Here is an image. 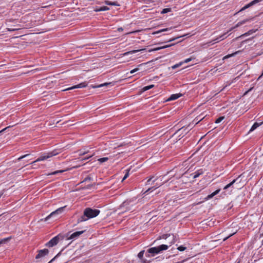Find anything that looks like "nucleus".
I'll return each mask as SVG.
<instances>
[{
  "instance_id": "nucleus-48",
  "label": "nucleus",
  "mask_w": 263,
  "mask_h": 263,
  "mask_svg": "<svg viewBox=\"0 0 263 263\" xmlns=\"http://www.w3.org/2000/svg\"><path fill=\"white\" fill-rule=\"evenodd\" d=\"M182 36H178V37H174V38H173L172 39H170L168 42H172V41H175V40H176L177 39H179L180 37H181Z\"/></svg>"
},
{
  "instance_id": "nucleus-10",
  "label": "nucleus",
  "mask_w": 263,
  "mask_h": 263,
  "mask_svg": "<svg viewBox=\"0 0 263 263\" xmlns=\"http://www.w3.org/2000/svg\"><path fill=\"white\" fill-rule=\"evenodd\" d=\"M86 230L81 231H77L73 233L72 234L70 235V236L68 237V239H75L79 237L81 234L84 233Z\"/></svg>"
},
{
  "instance_id": "nucleus-61",
  "label": "nucleus",
  "mask_w": 263,
  "mask_h": 263,
  "mask_svg": "<svg viewBox=\"0 0 263 263\" xmlns=\"http://www.w3.org/2000/svg\"><path fill=\"white\" fill-rule=\"evenodd\" d=\"M1 216V215H0V216Z\"/></svg>"
},
{
  "instance_id": "nucleus-55",
  "label": "nucleus",
  "mask_w": 263,
  "mask_h": 263,
  "mask_svg": "<svg viewBox=\"0 0 263 263\" xmlns=\"http://www.w3.org/2000/svg\"><path fill=\"white\" fill-rule=\"evenodd\" d=\"M118 31H123V29L122 28H121H121H119L118 29Z\"/></svg>"
},
{
  "instance_id": "nucleus-38",
  "label": "nucleus",
  "mask_w": 263,
  "mask_h": 263,
  "mask_svg": "<svg viewBox=\"0 0 263 263\" xmlns=\"http://www.w3.org/2000/svg\"><path fill=\"white\" fill-rule=\"evenodd\" d=\"M104 3L105 4L107 5L112 6V2H109L108 1H105Z\"/></svg>"
},
{
  "instance_id": "nucleus-13",
  "label": "nucleus",
  "mask_w": 263,
  "mask_h": 263,
  "mask_svg": "<svg viewBox=\"0 0 263 263\" xmlns=\"http://www.w3.org/2000/svg\"><path fill=\"white\" fill-rule=\"evenodd\" d=\"M220 191V189H217V190H216L215 192H213L212 194L209 195L208 196H206L205 198H204V200H209L210 199H211L212 198H213L214 196H215L216 195H217V194H218Z\"/></svg>"
},
{
  "instance_id": "nucleus-16",
  "label": "nucleus",
  "mask_w": 263,
  "mask_h": 263,
  "mask_svg": "<svg viewBox=\"0 0 263 263\" xmlns=\"http://www.w3.org/2000/svg\"><path fill=\"white\" fill-rule=\"evenodd\" d=\"M144 50H145V49H138V50H132V51L126 52L122 54V55H123V56L127 55H129V54H134V53H137V52H139L140 51Z\"/></svg>"
},
{
  "instance_id": "nucleus-11",
  "label": "nucleus",
  "mask_w": 263,
  "mask_h": 263,
  "mask_svg": "<svg viewBox=\"0 0 263 263\" xmlns=\"http://www.w3.org/2000/svg\"><path fill=\"white\" fill-rule=\"evenodd\" d=\"M147 253H151L152 256H154L155 254H158L160 253L159 250L158 249V247H153L148 249L147 250Z\"/></svg>"
},
{
  "instance_id": "nucleus-27",
  "label": "nucleus",
  "mask_w": 263,
  "mask_h": 263,
  "mask_svg": "<svg viewBox=\"0 0 263 263\" xmlns=\"http://www.w3.org/2000/svg\"><path fill=\"white\" fill-rule=\"evenodd\" d=\"M66 170H59V171H54L53 172H52L50 174H48V175H57L59 173H63L65 171H66Z\"/></svg>"
},
{
  "instance_id": "nucleus-20",
  "label": "nucleus",
  "mask_w": 263,
  "mask_h": 263,
  "mask_svg": "<svg viewBox=\"0 0 263 263\" xmlns=\"http://www.w3.org/2000/svg\"><path fill=\"white\" fill-rule=\"evenodd\" d=\"M249 21V20L248 19H246V20H244L241 22H238L236 25V26L234 27V28H236V27H239L240 26L242 25V24H245V23H246L247 22H248ZM233 29V28H232L230 29L229 31L232 30Z\"/></svg>"
},
{
  "instance_id": "nucleus-5",
  "label": "nucleus",
  "mask_w": 263,
  "mask_h": 263,
  "mask_svg": "<svg viewBox=\"0 0 263 263\" xmlns=\"http://www.w3.org/2000/svg\"><path fill=\"white\" fill-rule=\"evenodd\" d=\"M192 128L191 127L190 125H188L187 127H182L179 129L174 135H176L179 137L181 136L183 137L185 135H186L189 131L191 130Z\"/></svg>"
},
{
  "instance_id": "nucleus-17",
  "label": "nucleus",
  "mask_w": 263,
  "mask_h": 263,
  "mask_svg": "<svg viewBox=\"0 0 263 263\" xmlns=\"http://www.w3.org/2000/svg\"><path fill=\"white\" fill-rule=\"evenodd\" d=\"M263 123V122H261L260 123L255 122L253 125L252 126L251 129H250L249 132H252L255 130L257 127L261 125Z\"/></svg>"
},
{
  "instance_id": "nucleus-62",
  "label": "nucleus",
  "mask_w": 263,
  "mask_h": 263,
  "mask_svg": "<svg viewBox=\"0 0 263 263\" xmlns=\"http://www.w3.org/2000/svg\"><path fill=\"white\" fill-rule=\"evenodd\" d=\"M237 263H239V262H237Z\"/></svg>"
},
{
  "instance_id": "nucleus-21",
  "label": "nucleus",
  "mask_w": 263,
  "mask_h": 263,
  "mask_svg": "<svg viewBox=\"0 0 263 263\" xmlns=\"http://www.w3.org/2000/svg\"><path fill=\"white\" fill-rule=\"evenodd\" d=\"M159 252H160L162 251L166 250L168 249V246L166 245H161L159 246H158Z\"/></svg>"
},
{
  "instance_id": "nucleus-60",
  "label": "nucleus",
  "mask_w": 263,
  "mask_h": 263,
  "mask_svg": "<svg viewBox=\"0 0 263 263\" xmlns=\"http://www.w3.org/2000/svg\"><path fill=\"white\" fill-rule=\"evenodd\" d=\"M261 235H263V233Z\"/></svg>"
},
{
  "instance_id": "nucleus-6",
  "label": "nucleus",
  "mask_w": 263,
  "mask_h": 263,
  "mask_svg": "<svg viewBox=\"0 0 263 263\" xmlns=\"http://www.w3.org/2000/svg\"><path fill=\"white\" fill-rule=\"evenodd\" d=\"M65 206L61 207L55 211L51 213L47 217L45 218V221H47L50 217L56 216L58 215H59L62 213L64 210Z\"/></svg>"
},
{
  "instance_id": "nucleus-59",
  "label": "nucleus",
  "mask_w": 263,
  "mask_h": 263,
  "mask_svg": "<svg viewBox=\"0 0 263 263\" xmlns=\"http://www.w3.org/2000/svg\"><path fill=\"white\" fill-rule=\"evenodd\" d=\"M218 241V240H214V241Z\"/></svg>"
},
{
  "instance_id": "nucleus-44",
  "label": "nucleus",
  "mask_w": 263,
  "mask_h": 263,
  "mask_svg": "<svg viewBox=\"0 0 263 263\" xmlns=\"http://www.w3.org/2000/svg\"><path fill=\"white\" fill-rule=\"evenodd\" d=\"M234 234H235V233H232V234H231L229 235L228 236H227V237H225L224 238H223V241H226V240L227 239H228L229 237H230L231 236H233Z\"/></svg>"
},
{
  "instance_id": "nucleus-15",
  "label": "nucleus",
  "mask_w": 263,
  "mask_h": 263,
  "mask_svg": "<svg viewBox=\"0 0 263 263\" xmlns=\"http://www.w3.org/2000/svg\"><path fill=\"white\" fill-rule=\"evenodd\" d=\"M181 96H182V94H181V93L173 94L167 99V101L176 100V99L179 98Z\"/></svg>"
},
{
  "instance_id": "nucleus-51",
  "label": "nucleus",
  "mask_w": 263,
  "mask_h": 263,
  "mask_svg": "<svg viewBox=\"0 0 263 263\" xmlns=\"http://www.w3.org/2000/svg\"><path fill=\"white\" fill-rule=\"evenodd\" d=\"M92 186H93V184H89V185H87L85 187V189H90V187H91Z\"/></svg>"
},
{
  "instance_id": "nucleus-37",
  "label": "nucleus",
  "mask_w": 263,
  "mask_h": 263,
  "mask_svg": "<svg viewBox=\"0 0 263 263\" xmlns=\"http://www.w3.org/2000/svg\"><path fill=\"white\" fill-rule=\"evenodd\" d=\"M168 30H169L168 28H165V29H161V30H158V31L155 32L154 33H159L160 32H163V31H167Z\"/></svg>"
},
{
  "instance_id": "nucleus-30",
  "label": "nucleus",
  "mask_w": 263,
  "mask_h": 263,
  "mask_svg": "<svg viewBox=\"0 0 263 263\" xmlns=\"http://www.w3.org/2000/svg\"><path fill=\"white\" fill-rule=\"evenodd\" d=\"M108 160V157H103V158L98 159V160L100 163H103V162L107 161Z\"/></svg>"
},
{
  "instance_id": "nucleus-26",
  "label": "nucleus",
  "mask_w": 263,
  "mask_h": 263,
  "mask_svg": "<svg viewBox=\"0 0 263 263\" xmlns=\"http://www.w3.org/2000/svg\"><path fill=\"white\" fill-rule=\"evenodd\" d=\"M154 178L153 176H152L151 177L149 178V179L147 180V182H146V185H152L157 180V179H156L155 180H154L152 183H151V181H152V179Z\"/></svg>"
},
{
  "instance_id": "nucleus-46",
  "label": "nucleus",
  "mask_w": 263,
  "mask_h": 263,
  "mask_svg": "<svg viewBox=\"0 0 263 263\" xmlns=\"http://www.w3.org/2000/svg\"><path fill=\"white\" fill-rule=\"evenodd\" d=\"M60 255V252L59 253L53 258H52L49 263L52 262L57 257H58Z\"/></svg>"
},
{
  "instance_id": "nucleus-56",
  "label": "nucleus",
  "mask_w": 263,
  "mask_h": 263,
  "mask_svg": "<svg viewBox=\"0 0 263 263\" xmlns=\"http://www.w3.org/2000/svg\"><path fill=\"white\" fill-rule=\"evenodd\" d=\"M144 64H146V63H142V64H139V65H138V67H140V66H141L142 65H144Z\"/></svg>"
},
{
  "instance_id": "nucleus-57",
  "label": "nucleus",
  "mask_w": 263,
  "mask_h": 263,
  "mask_svg": "<svg viewBox=\"0 0 263 263\" xmlns=\"http://www.w3.org/2000/svg\"><path fill=\"white\" fill-rule=\"evenodd\" d=\"M253 89V88H251L248 91L246 92V93H247L248 91H250L251 90H252Z\"/></svg>"
},
{
  "instance_id": "nucleus-42",
  "label": "nucleus",
  "mask_w": 263,
  "mask_h": 263,
  "mask_svg": "<svg viewBox=\"0 0 263 263\" xmlns=\"http://www.w3.org/2000/svg\"><path fill=\"white\" fill-rule=\"evenodd\" d=\"M204 117L202 118H201V119H198V117H197L195 119V121H196V123L195 124H198L201 120H202V119H203Z\"/></svg>"
},
{
  "instance_id": "nucleus-54",
  "label": "nucleus",
  "mask_w": 263,
  "mask_h": 263,
  "mask_svg": "<svg viewBox=\"0 0 263 263\" xmlns=\"http://www.w3.org/2000/svg\"><path fill=\"white\" fill-rule=\"evenodd\" d=\"M150 254H151V253H147V252H146V253H145V255H146V257H150Z\"/></svg>"
},
{
  "instance_id": "nucleus-43",
  "label": "nucleus",
  "mask_w": 263,
  "mask_h": 263,
  "mask_svg": "<svg viewBox=\"0 0 263 263\" xmlns=\"http://www.w3.org/2000/svg\"><path fill=\"white\" fill-rule=\"evenodd\" d=\"M138 70H139V68H135V69H134L130 71V73L131 74H133V73H134V72H137V71H138Z\"/></svg>"
},
{
  "instance_id": "nucleus-52",
  "label": "nucleus",
  "mask_w": 263,
  "mask_h": 263,
  "mask_svg": "<svg viewBox=\"0 0 263 263\" xmlns=\"http://www.w3.org/2000/svg\"><path fill=\"white\" fill-rule=\"evenodd\" d=\"M20 28H10L9 29V31H15V30H18Z\"/></svg>"
},
{
  "instance_id": "nucleus-14",
  "label": "nucleus",
  "mask_w": 263,
  "mask_h": 263,
  "mask_svg": "<svg viewBox=\"0 0 263 263\" xmlns=\"http://www.w3.org/2000/svg\"><path fill=\"white\" fill-rule=\"evenodd\" d=\"M203 171L202 169L199 170L194 173H193L191 175V176L193 177V179H195L198 177L200 175L203 174Z\"/></svg>"
},
{
  "instance_id": "nucleus-35",
  "label": "nucleus",
  "mask_w": 263,
  "mask_h": 263,
  "mask_svg": "<svg viewBox=\"0 0 263 263\" xmlns=\"http://www.w3.org/2000/svg\"><path fill=\"white\" fill-rule=\"evenodd\" d=\"M224 117L222 116V117H219L215 121V123H219L220 122H221L223 119H224Z\"/></svg>"
},
{
  "instance_id": "nucleus-31",
  "label": "nucleus",
  "mask_w": 263,
  "mask_h": 263,
  "mask_svg": "<svg viewBox=\"0 0 263 263\" xmlns=\"http://www.w3.org/2000/svg\"><path fill=\"white\" fill-rule=\"evenodd\" d=\"M226 33H227L223 34L222 35L220 36L219 37L217 38L215 40H213V41H216V42H219L218 39H221V38H222L221 40H223L224 38L227 37V36H225V35L226 34Z\"/></svg>"
},
{
  "instance_id": "nucleus-19",
  "label": "nucleus",
  "mask_w": 263,
  "mask_h": 263,
  "mask_svg": "<svg viewBox=\"0 0 263 263\" xmlns=\"http://www.w3.org/2000/svg\"><path fill=\"white\" fill-rule=\"evenodd\" d=\"M114 84L112 83L109 82V83H105L103 84H101L97 85V86H92V87L95 88L102 87L103 86H107L108 85L112 86Z\"/></svg>"
},
{
  "instance_id": "nucleus-18",
  "label": "nucleus",
  "mask_w": 263,
  "mask_h": 263,
  "mask_svg": "<svg viewBox=\"0 0 263 263\" xmlns=\"http://www.w3.org/2000/svg\"><path fill=\"white\" fill-rule=\"evenodd\" d=\"M241 52V50H238L237 51H236L232 54H228L227 55H226L225 57H223V60H224V59H228L229 58H231V57H234V55H237V54L240 53Z\"/></svg>"
},
{
  "instance_id": "nucleus-32",
  "label": "nucleus",
  "mask_w": 263,
  "mask_h": 263,
  "mask_svg": "<svg viewBox=\"0 0 263 263\" xmlns=\"http://www.w3.org/2000/svg\"><path fill=\"white\" fill-rule=\"evenodd\" d=\"M144 253V250H142V251H140V252L138 253V257L140 259H143V256Z\"/></svg>"
},
{
  "instance_id": "nucleus-1",
  "label": "nucleus",
  "mask_w": 263,
  "mask_h": 263,
  "mask_svg": "<svg viewBox=\"0 0 263 263\" xmlns=\"http://www.w3.org/2000/svg\"><path fill=\"white\" fill-rule=\"evenodd\" d=\"M100 212V211L99 210L92 209L90 208H87L84 211L83 215L78 218L77 220V223L83 221H85L88 219L95 217L99 214Z\"/></svg>"
},
{
  "instance_id": "nucleus-23",
  "label": "nucleus",
  "mask_w": 263,
  "mask_h": 263,
  "mask_svg": "<svg viewBox=\"0 0 263 263\" xmlns=\"http://www.w3.org/2000/svg\"><path fill=\"white\" fill-rule=\"evenodd\" d=\"M174 45H175L174 44H170V45H165V46H162V47H158L156 48L155 49H154L153 50H156H156H161V49H164V48H166L171 47L172 46H173Z\"/></svg>"
},
{
  "instance_id": "nucleus-25",
  "label": "nucleus",
  "mask_w": 263,
  "mask_h": 263,
  "mask_svg": "<svg viewBox=\"0 0 263 263\" xmlns=\"http://www.w3.org/2000/svg\"><path fill=\"white\" fill-rule=\"evenodd\" d=\"M11 238V237L5 238L4 239H2L0 240V245L2 244H4L8 242Z\"/></svg>"
},
{
  "instance_id": "nucleus-7",
  "label": "nucleus",
  "mask_w": 263,
  "mask_h": 263,
  "mask_svg": "<svg viewBox=\"0 0 263 263\" xmlns=\"http://www.w3.org/2000/svg\"><path fill=\"white\" fill-rule=\"evenodd\" d=\"M60 240V235H57L52 238L49 241L45 244L47 247H52L58 244Z\"/></svg>"
},
{
  "instance_id": "nucleus-12",
  "label": "nucleus",
  "mask_w": 263,
  "mask_h": 263,
  "mask_svg": "<svg viewBox=\"0 0 263 263\" xmlns=\"http://www.w3.org/2000/svg\"><path fill=\"white\" fill-rule=\"evenodd\" d=\"M86 86H87V84L85 83H80L79 84H78V85H76L72 87L65 89L63 90V91L71 90V89H73L75 88H83V87H85Z\"/></svg>"
},
{
  "instance_id": "nucleus-33",
  "label": "nucleus",
  "mask_w": 263,
  "mask_h": 263,
  "mask_svg": "<svg viewBox=\"0 0 263 263\" xmlns=\"http://www.w3.org/2000/svg\"><path fill=\"white\" fill-rule=\"evenodd\" d=\"M171 8H164L161 11L162 14H165L168 12H171Z\"/></svg>"
},
{
  "instance_id": "nucleus-24",
  "label": "nucleus",
  "mask_w": 263,
  "mask_h": 263,
  "mask_svg": "<svg viewBox=\"0 0 263 263\" xmlns=\"http://www.w3.org/2000/svg\"><path fill=\"white\" fill-rule=\"evenodd\" d=\"M109 9V8L108 7L103 6V7H100V8L95 9V11L96 12H99V11H102L108 10Z\"/></svg>"
},
{
  "instance_id": "nucleus-9",
  "label": "nucleus",
  "mask_w": 263,
  "mask_h": 263,
  "mask_svg": "<svg viewBox=\"0 0 263 263\" xmlns=\"http://www.w3.org/2000/svg\"><path fill=\"white\" fill-rule=\"evenodd\" d=\"M49 253V250L47 249L40 250L38 251V254L36 255L35 258L38 259L41 257H44L47 255Z\"/></svg>"
},
{
  "instance_id": "nucleus-49",
  "label": "nucleus",
  "mask_w": 263,
  "mask_h": 263,
  "mask_svg": "<svg viewBox=\"0 0 263 263\" xmlns=\"http://www.w3.org/2000/svg\"><path fill=\"white\" fill-rule=\"evenodd\" d=\"M142 262L143 263H149V261L147 260L146 259L143 258L142 259H141Z\"/></svg>"
},
{
  "instance_id": "nucleus-39",
  "label": "nucleus",
  "mask_w": 263,
  "mask_h": 263,
  "mask_svg": "<svg viewBox=\"0 0 263 263\" xmlns=\"http://www.w3.org/2000/svg\"><path fill=\"white\" fill-rule=\"evenodd\" d=\"M29 155H30V154H28L25 155H23V156H21V157H19V158H18V161H20V160H22V159L25 158H26V157H28V156H29Z\"/></svg>"
},
{
  "instance_id": "nucleus-53",
  "label": "nucleus",
  "mask_w": 263,
  "mask_h": 263,
  "mask_svg": "<svg viewBox=\"0 0 263 263\" xmlns=\"http://www.w3.org/2000/svg\"><path fill=\"white\" fill-rule=\"evenodd\" d=\"M112 6H120V5L118 3V2H112Z\"/></svg>"
},
{
  "instance_id": "nucleus-40",
  "label": "nucleus",
  "mask_w": 263,
  "mask_h": 263,
  "mask_svg": "<svg viewBox=\"0 0 263 263\" xmlns=\"http://www.w3.org/2000/svg\"><path fill=\"white\" fill-rule=\"evenodd\" d=\"M92 179V178L90 177V176H87V177H86L84 180L81 182V183H83L84 182H86L88 180H91Z\"/></svg>"
},
{
  "instance_id": "nucleus-36",
  "label": "nucleus",
  "mask_w": 263,
  "mask_h": 263,
  "mask_svg": "<svg viewBox=\"0 0 263 263\" xmlns=\"http://www.w3.org/2000/svg\"><path fill=\"white\" fill-rule=\"evenodd\" d=\"M129 170H127V172L125 174L124 177L123 178L122 180V182H123L124 180H125L129 176Z\"/></svg>"
},
{
  "instance_id": "nucleus-45",
  "label": "nucleus",
  "mask_w": 263,
  "mask_h": 263,
  "mask_svg": "<svg viewBox=\"0 0 263 263\" xmlns=\"http://www.w3.org/2000/svg\"><path fill=\"white\" fill-rule=\"evenodd\" d=\"M192 59L191 58H188V59H185V60L184 61L183 63H188V62H190V61L192 60Z\"/></svg>"
},
{
  "instance_id": "nucleus-34",
  "label": "nucleus",
  "mask_w": 263,
  "mask_h": 263,
  "mask_svg": "<svg viewBox=\"0 0 263 263\" xmlns=\"http://www.w3.org/2000/svg\"><path fill=\"white\" fill-rule=\"evenodd\" d=\"M177 249L179 251L182 252V251H184V250H185L186 249V248L183 246H181L178 247L177 248Z\"/></svg>"
},
{
  "instance_id": "nucleus-22",
  "label": "nucleus",
  "mask_w": 263,
  "mask_h": 263,
  "mask_svg": "<svg viewBox=\"0 0 263 263\" xmlns=\"http://www.w3.org/2000/svg\"><path fill=\"white\" fill-rule=\"evenodd\" d=\"M163 184L162 183H158V182L156 183V186H152V187H150V188H148L146 191L145 193H147L148 192V191H151V190H154V189H157V187L161 186Z\"/></svg>"
},
{
  "instance_id": "nucleus-58",
  "label": "nucleus",
  "mask_w": 263,
  "mask_h": 263,
  "mask_svg": "<svg viewBox=\"0 0 263 263\" xmlns=\"http://www.w3.org/2000/svg\"><path fill=\"white\" fill-rule=\"evenodd\" d=\"M89 158V157H86V158H85L84 159H83V160H86V159H88Z\"/></svg>"
},
{
  "instance_id": "nucleus-41",
  "label": "nucleus",
  "mask_w": 263,
  "mask_h": 263,
  "mask_svg": "<svg viewBox=\"0 0 263 263\" xmlns=\"http://www.w3.org/2000/svg\"><path fill=\"white\" fill-rule=\"evenodd\" d=\"M182 64V62L179 63V64H177L176 65H174V66H172V68L173 69H175L177 67H178L179 66H180Z\"/></svg>"
},
{
  "instance_id": "nucleus-47",
  "label": "nucleus",
  "mask_w": 263,
  "mask_h": 263,
  "mask_svg": "<svg viewBox=\"0 0 263 263\" xmlns=\"http://www.w3.org/2000/svg\"><path fill=\"white\" fill-rule=\"evenodd\" d=\"M12 126H13V125H12V126H8V127H6V128H4V129H3L2 130H1L0 131V133H2V132H3L4 131L6 130V129H7L8 128H10V127H12Z\"/></svg>"
},
{
  "instance_id": "nucleus-28",
  "label": "nucleus",
  "mask_w": 263,
  "mask_h": 263,
  "mask_svg": "<svg viewBox=\"0 0 263 263\" xmlns=\"http://www.w3.org/2000/svg\"><path fill=\"white\" fill-rule=\"evenodd\" d=\"M254 31H253L252 30H249L248 32H246L242 35H241L240 36H239L238 37H242V36H247V35H250L251 34V33H252L253 32H254ZM238 37H236V39H237Z\"/></svg>"
},
{
  "instance_id": "nucleus-50",
  "label": "nucleus",
  "mask_w": 263,
  "mask_h": 263,
  "mask_svg": "<svg viewBox=\"0 0 263 263\" xmlns=\"http://www.w3.org/2000/svg\"><path fill=\"white\" fill-rule=\"evenodd\" d=\"M87 153V152H83L82 151H80V153H79V155H84L85 154H86Z\"/></svg>"
},
{
  "instance_id": "nucleus-2",
  "label": "nucleus",
  "mask_w": 263,
  "mask_h": 263,
  "mask_svg": "<svg viewBox=\"0 0 263 263\" xmlns=\"http://www.w3.org/2000/svg\"><path fill=\"white\" fill-rule=\"evenodd\" d=\"M243 185V183L241 182V175H239L235 179H234L232 182L226 185L223 189L227 190L228 188L232 187L238 190L241 189Z\"/></svg>"
},
{
  "instance_id": "nucleus-29",
  "label": "nucleus",
  "mask_w": 263,
  "mask_h": 263,
  "mask_svg": "<svg viewBox=\"0 0 263 263\" xmlns=\"http://www.w3.org/2000/svg\"><path fill=\"white\" fill-rule=\"evenodd\" d=\"M154 87V85H150L148 86H146L142 88V90H143V91H145L146 90H148L153 88Z\"/></svg>"
},
{
  "instance_id": "nucleus-3",
  "label": "nucleus",
  "mask_w": 263,
  "mask_h": 263,
  "mask_svg": "<svg viewBox=\"0 0 263 263\" xmlns=\"http://www.w3.org/2000/svg\"><path fill=\"white\" fill-rule=\"evenodd\" d=\"M132 206L133 205L130 204L129 201H125L123 202L118 208V210L120 211L119 214H121L127 211H133V209Z\"/></svg>"
},
{
  "instance_id": "nucleus-8",
  "label": "nucleus",
  "mask_w": 263,
  "mask_h": 263,
  "mask_svg": "<svg viewBox=\"0 0 263 263\" xmlns=\"http://www.w3.org/2000/svg\"><path fill=\"white\" fill-rule=\"evenodd\" d=\"M167 238H170L171 239V242L169 243V246H171L172 244L174 243L176 241V236H175L174 235H171V234H164L162 235L160 239H167Z\"/></svg>"
},
{
  "instance_id": "nucleus-4",
  "label": "nucleus",
  "mask_w": 263,
  "mask_h": 263,
  "mask_svg": "<svg viewBox=\"0 0 263 263\" xmlns=\"http://www.w3.org/2000/svg\"><path fill=\"white\" fill-rule=\"evenodd\" d=\"M58 154V153L55 151L49 152L46 154H44V155L38 158L36 160L33 161L30 164L34 165L37 162L45 160L52 156H55Z\"/></svg>"
}]
</instances>
